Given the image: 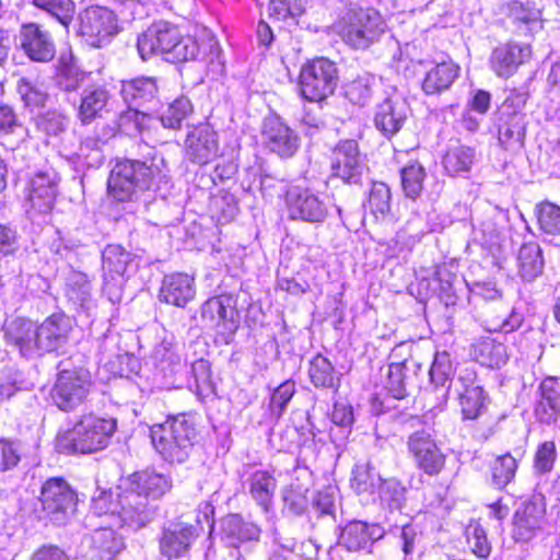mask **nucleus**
Segmentation results:
<instances>
[{
	"instance_id": "obj_4",
	"label": "nucleus",
	"mask_w": 560,
	"mask_h": 560,
	"mask_svg": "<svg viewBox=\"0 0 560 560\" xmlns=\"http://www.w3.org/2000/svg\"><path fill=\"white\" fill-rule=\"evenodd\" d=\"M152 445L170 464H183L190 456L197 438L192 418L186 413L168 417L150 428Z\"/></svg>"
},
{
	"instance_id": "obj_30",
	"label": "nucleus",
	"mask_w": 560,
	"mask_h": 560,
	"mask_svg": "<svg viewBox=\"0 0 560 560\" xmlns=\"http://www.w3.org/2000/svg\"><path fill=\"white\" fill-rule=\"evenodd\" d=\"M503 9L521 34L526 35L542 28L541 12L533 2L508 0Z\"/></svg>"
},
{
	"instance_id": "obj_56",
	"label": "nucleus",
	"mask_w": 560,
	"mask_h": 560,
	"mask_svg": "<svg viewBox=\"0 0 560 560\" xmlns=\"http://www.w3.org/2000/svg\"><path fill=\"white\" fill-rule=\"evenodd\" d=\"M517 462L511 454H504L495 458L491 466L492 481L499 489L504 488L515 477Z\"/></svg>"
},
{
	"instance_id": "obj_42",
	"label": "nucleus",
	"mask_w": 560,
	"mask_h": 560,
	"mask_svg": "<svg viewBox=\"0 0 560 560\" xmlns=\"http://www.w3.org/2000/svg\"><path fill=\"white\" fill-rule=\"evenodd\" d=\"M518 273L525 281L537 278L544 268V258L540 246L537 243H525L517 255Z\"/></svg>"
},
{
	"instance_id": "obj_1",
	"label": "nucleus",
	"mask_w": 560,
	"mask_h": 560,
	"mask_svg": "<svg viewBox=\"0 0 560 560\" xmlns=\"http://www.w3.org/2000/svg\"><path fill=\"white\" fill-rule=\"evenodd\" d=\"M73 319L63 313L48 316L34 326L31 320L15 318L4 327L5 343L21 357L34 358L48 352H62L70 342Z\"/></svg>"
},
{
	"instance_id": "obj_23",
	"label": "nucleus",
	"mask_w": 560,
	"mask_h": 560,
	"mask_svg": "<svg viewBox=\"0 0 560 560\" xmlns=\"http://www.w3.org/2000/svg\"><path fill=\"white\" fill-rule=\"evenodd\" d=\"M384 535L385 529L377 523L352 521L340 528L338 544L348 551H370Z\"/></svg>"
},
{
	"instance_id": "obj_40",
	"label": "nucleus",
	"mask_w": 560,
	"mask_h": 560,
	"mask_svg": "<svg viewBox=\"0 0 560 560\" xmlns=\"http://www.w3.org/2000/svg\"><path fill=\"white\" fill-rule=\"evenodd\" d=\"M526 133L525 115H508L500 113L498 140L505 149L521 145Z\"/></svg>"
},
{
	"instance_id": "obj_60",
	"label": "nucleus",
	"mask_w": 560,
	"mask_h": 560,
	"mask_svg": "<svg viewBox=\"0 0 560 560\" xmlns=\"http://www.w3.org/2000/svg\"><path fill=\"white\" fill-rule=\"evenodd\" d=\"M294 394L295 382L292 380L284 381L272 392L269 410L273 418L279 419L282 416Z\"/></svg>"
},
{
	"instance_id": "obj_61",
	"label": "nucleus",
	"mask_w": 560,
	"mask_h": 560,
	"mask_svg": "<svg viewBox=\"0 0 560 560\" xmlns=\"http://www.w3.org/2000/svg\"><path fill=\"white\" fill-rule=\"evenodd\" d=\"M37 128L48 137H58L65 132L69 119L57 110H49L37 118Z\"/></svg>"
},
{
	"instance_id": "obj_3",
	"label": "nucleus",
	"mask_w": 560,
	"mask_h": 560,
	"mask_svg": "<svg viewBox=\"0 0 560 560\" xmlns=\"http://www.w3.org/2000/svg\"><path fill=\"white\" fill-rule=\"evenodd\" d=\"M117 430L114 418L88 412L57 436L56 446L67 454H92L106 448Z\"/></svg>"
},
{
	"instance_id": "obj_51",
	"label": "nucleus",
	"mask_w": 560,
	"mask_h": 560,
	"mask_svg": "<svg viewBox=\"0 0 560 560\" xmlns=\"http://www.w3.org/2000/svg\"><path fill=\"white\" fill-rule=\"evenodd\" d=\"M224 532L228 536H231L241 542H257L260 537V528L252 522L244 521L238 515H231L225 520Z\"/></svg>"
},
{
	"instance_id": "obj_36",
	"label": "nucleus",
	"mask_w": 560,
	"mask_h": 560,
	"mask_svg": "<svg viewBox=\"0 0 560 560\" xmlns=\"http://www.w3.org/2000/svg\"><path fill=\"white\" fill-rule=\"evenodd\" d=\"M308 377L316 388L337 392L340 387V375L332 363L323 354L317 353L308 362Z\"/></svg>"
},
{
	"instance_id": "obj_58",
	"label": "nucleus",
	"mask_w": 560,
	"mask_h": 560,
	"mask_svg": "<svg viewBox=\"0 0 560 560\" xmlns=\"http://www.w3.org/2000/svg\"><path fill=\"white\" fill-rule=\"evenodd\" d=\"M406 369V362H392L388 364L384 388L395 399H402L407 396L405 385Z\"/></svg>"
},
{
	"instance_id": "obj_32",
	"label": "nucleus",
	"mask_w": 560,
	"mask_h": 560,
	"mask_svg": "<svg viewBox=\"0 0 560 560\" xmlns=\"http://www.w3.org/2000/svg\"><path fill=\"white\" fill-rule=\"evenodd\" d=\"M91 73L80 69L71 51L61 52L56 71V84L63 91H75L90 80Z\"/></svg>"
},
{
	"instance_id": "obj_26",
	"label": "nucleus",
	"mask_w": 560,
	"mask_h": 560,
	"mask_svg": "<svg viewBox=\"0 0 560 560\" xmlns=\"http://www.w3.org/2000/svg\"><path fill=\"white\" fill-rule=\"evenodd\" d=\"M120 94L127 106L139 109L151 108L159 102L158 80L152 77H138L122 81Z\"/></svg>"
},
{
	"instance_id": "obj_20",
	"label": "nucleus",
	"mask_w": 560,
	"mask_h": 560,
	"mask_svg": "<svg viewBox=\"0 0 560 560\" xmlns=\"http://www.w3.org/2000/svg\"><path fill=\"white\" fill-rule=\"evenodd\" d=\"M409 115V104L394 92L376 106L374 124L384 137L390 139L401 130Z\"/></svg>"
},
{
	"instance_id": "obj_64",
	"label": "nucleus",
	"mask_w": 560,
	"mask_h": 560,
	"mask_svg": "<svg viewBox=\"0 0 560 560\" xmlns=\"http://www.w3.org/2000/svg\"><path fill=\"white\" fill-rule=\"evenodd\" d=\"M528 100V91L525 86L520 89H512L509 91L508 96L505 97L501 112L508 115H525L523 109Z\"/></svg>"
},
{
	"instance_id": "obj_21",
	"label": "nucleus",
	"mask_w": 560,
	"mask_h": 560,
	"mask_svg": "<svg viewBox=\"0 0 560 560\" xmlns=\"http://www.w3.org/2000/svg\"><path fill=\"white\" fill-rule=\"evenodd\" d=\"M179 30L177 26L159 21L153 23L138 37V51L142 60H147L154 55H162L166 58L172 44L177 39Z\"/></svg>"
},
{
	"instance_id": "obj_24",
	"label": "nucleus",
	"mask_w": 560,
	"mask_h": 560,
	"mask_svg": "<svg viewBox=\"0 0 560 560\" xmlns=\"http://www.w3.org/2000/svg\"><path fill=\"white\" fill-rule=\"evenodd\" d=\"M198 536V529L185 522H172L163 528L160 550L168 559L184 556Z\"/></svg>"
},
{
	"instance_id": "obj_59",
	"label": "nucleus",
	"mask_w": 560,
	"mask_h": 560,
	"mask_svg": "<svg viewBox=\"0 0 560 560\" xmlns=\"http://www.w3.org/2000/svg\"><path fill=\"white\" fill-rule=\"evenodd\" d=\"M376 493L383 504L390 509H398L405 499V487L395 478L383 479L381 477Z\"/></svg>"
},
{
	"instance_id": "obj_8",
	"label": "nucleus",
	"mask_w": 560,
	"mask_h": 560,
	"mask_svg": "<svg viewBox=\"0 0 560 560\" xmlns=\"http://www.w3.org/2000/svg\"><path fill=\"white\" fill-rule=\"evenodd\" d=\"M236 299L220 294L208 299L200 307L202 327L212 330L218 341L229 345L238 328Z\"/></svg>"
},
{
	"instance_id": "obj_27",
	"label": "nucleus",
	"mask_w": 560,
	"mask_h": 560,
	"mask_svg": "<svg viewBox=\"0 0 560 560\" xmlns=\"http://www.w3.org/2000/svg\"><path fill=\"white\" fill-rule=\"evenodd\" d=\"M539 390L534 410L537 421L548 427H560V382L553 377L545 378Z\"/></svg>"
},
{
	"instance_id": "obj_55",
	"label": "nucleus",
	"mask_w": 560,
	"mask_h": 560,
	"mask_svg": "<svg viewBox=\"0 0 560 560\" xmlns=\"http://www.w3.org/2000/svg\"><path fill=\"white\" fill-rule=\"evenodd\" d=\"M188 386L190 389L194 387L199 395H208L212 392L213 386L208 361L201 359L191 363Z\"/></svg>"
},
{
	"instance_id": "obj_6",
	"label": "nucleus",
	"mask_w": 560,
	"mask_h": 560,
	"mask_svg": "<svg viewBox=\"0 0 560 560\" xmlns=\"http://www.w3.org/2000/svg\"><path fill=\"white\" fill-rule=\"evenodd\" d=\"M334 30L350 48L365 50L382 38L387 24L373 8L350 7L336 21Z\"/></svg>"
},
{
	"instance_id": "obj_9",
	"label": "nucleus",
	"mask_w": 560,
	"mask_h": 560,
	"mask_svg": "<svg viewBox=\"0 0 560 560\" xmlns=\"http://www.w3.org/2000/svg\"><path fill=\"white\" fill-rule=\"evenodd\" d=\"M338 83V70L326 58H316L305 63L300 71L299 89L308 102H322L330 96Z\"/></svg>"
},
{
	"instance_id": "obj_44",
	"label": "nucleus",
	"mask_w": 560,
	"mask_h": 560,
	"mask_svg": "<svg viewBox=\"0 0 560 560\" xmlns=\"http://www.w3.org/2000/svg\"><path fill=\"white\" fill-rule=\"evenodd\" d=\"M118 129L121 133L136 137L138 135L144 138L145 128L154 124V118L148 116L143 109L128 106L118 117Z\"/></svg>"
},
{
	"instance_id": "obj_33",
	"label": "nucleus",
	"mask_w": 560,
	"mask_h": 560,
	"mask_svg": "<svg viewBox=\"0 0 560 560\" xmlns=\"http://www.w3.org/2000/svg\"><path fill=\"white\" fill-rule=\"evenodd\" d=\"M114 527L116 526L103 522L102 525L86 538L95 556L102 560H112L125 546L122 537L116 533Z\"/></svg>"
},
{
	"instance_id": "obj_22",
	"label": "nucleus",
	"mask_w": 560,
	"mask_h": 560,
	"mask_svg": "<svg viewBox=\"0 0 560 560\" xmlns=\"http://www.w3.org/2000/svg\"><path fill=\"white\" fill-rule=\"evenodd\" d=\"M18 39L21 50L33 61L48 62L55 57L56 48L51 35L36 23L23 24Z\"/></svg>"
},
{
	"instance_id": "obj_52",
	"label": "nucleus",
	"mask_w": 560,
	"mask_h": 560,
	"mask_svg": "<svg viewBox=\"0 0 560 560\" xmlns=\"http://www.w3.org/2000/svg\"><path fill=\"white\" fill-rule=\"evenodd\" d=\"M172 44L171 50L166 56L167 61L183 62L194 60L198 57L201 50V46L198 44L195 37L183 36L178 33L177 39Z\"/></svg>"
},
{
	"instance_id": "obj_14",
	"label": "nucleus",
	"mask_w": 560,
	"mask_h": 560,
	"mask_svg": "<svg viewBox=\"0 0 560 560\" xmlns=\"http://www.w3.org/2000/svg\"><path fill=\"white\" fill-rule=\"evenodd\" d=\"M546 502L540 493H535L521 503L513 517V537L516 541H529L544 530Z\"/></svg>"
},
{
	"instance_id": "obj_15",
	"label": "nucleus",
	"mask_w": 560,
	"mask_h": 560,
	"mask_svg": "<svg viewBox=\"0 0 560 560\" xmlns=\"http://www.w3.org/2000/svg\"><path fill=\"white\" fill-rule=\"evenodd\" d=\"M219 155V135L210 125H198L188 130L184 141V156L188 162L207 165Z\"/></svg>"
},
{
	"instance_id": "obj_35",
	"label": "nucleus",
	"mask_w": 560,
	"mask_h": 560,
	"mask_svg": "<svg viewBox=\"0 0 560 560\" xmlns=\"http://www.w3.org/2000/svg\"><path fill=\"white\" fill-rule=\"evenodd\" d=\"M109 93L102 84H86L81 93L78 116L83 124H90L106 107Z\"/></svg>"
},
{
	"instance_id": "obj_45",
	"label": "nucleus",
	"mask_w": 560,
	"mask_h": 560,
	"mask_svg": "<svg viewBox=\"0 0 560 560\" xmlns=\"http://www.w3.org/2000/svg\"><path fill=\"white\" fill-rule=\"evenodd\" d=\"M377 79L371 73H362L345 86L346 97L353 104L364 106L374 93Z\"/></svg>"
},
{
	"instance_id": "obj_37",
	"label": "nucleus",
	"mask_w": 560,
	"mask_h": 560,
	"mask_svg": "<svg viewBox=\"0 0 560 560\" xmlns=\"http://www.w3.org/2000/svg\"><path fill=\"white\" fill-rule=\"evenodd\" d=\"M476 153L470 147L452 145L445 152L442 164L445 172L452 176L467 177L475 162Z\"/></svg>"
},
{
	"instance_id": "obj_12",
	"label": "nucleus",
	"mask_w": 560,
	"mask_h": 560,
	"mask_svg": "<svg viewBox=\"0 0 560 560\" xmlns=\"http://www.w3.org/2000/svg\"><path fill=\"white\" fill-rule=\"evenodd\" d=\"M118 33L115 13L105 7H90L80 14L79 34L93 46L107 44Z\"/></svg>"
},
{
	"instance_id": "obj_49",
	"label": "nucleus",
	"mask_w": 560,
	"mask_h": 560,
	"mask_svg": "<svg viewBox=\"0 0 560 560\" xmlns=\"http://www.w3.org/2000/svg\"><path fill=\"white\" fill-rule=\"evenodd\" d=\"M192 112L190 101L185 97H178L171 103L167 109L161 115L160 118H154V124H160L163 128L178 129L183 120Z\"/></svg>"
},
{
	"instance_id": "obj_19",
	"label": "nucleus",
	"mask_w": 560,
	"mask_h": 560,
	"mask_svg": "<svg viewBox=\"0 0 560 560\" xmlns=\"http://www.w3.org/2000/svg\"><path fill=\"white\" fill-rule=\"evenodd\" d=\"M261 137L265 145L282 159L293 156L300 148V138L280 117L264 119Z\"/></svg>"
},
{
	"instance_id": "obj_46",
	"label": "nucleus",
	"mask_w": 560,
	"mask_h": 560,
	"mask_svg": "<svg viewBox=\"0 0 560 560\" xmlns=\"http://www.w3.org/2000/svg\"><path fill=\"white\" fill-rule=\"evenodd\" d=\"M32 3L66 28L73 20L75 4L72 0H32Z\"/></svg>"
},
{
	"instance_id": "obj_39",
	"label": "nucleus",
	"mask_w": 560,
	"mask_h": 560,
	"mask_svg": "<svg viewBox=\"0 0 560 560\" xmlns=\"http://www.w3.org/2000/svg\"><path fill=\"white\" fill-rule=\"evenodd\" d=\"M104 275L127 276L138 266L136 257L120 245L110 244L102 254Z\"/></svg>"
},
{
	"instance_id": "obj_34",
	"label": "nucleus",
	"mask_w": 560,
	"mask_h": 560,
	"mask_svg": "<svg viewBox=\"0 0 560 560\" xmlns=\"http://www.w3.org/2000/svg\"><path fill=\"white\" fill-rule=\"evenodd\" d=\"M65 292L68 300L86 314H90L95 307L91 283L85 273L75 270L70 271L66 279Z\"/></svg>"
},
{
	"instance_id": "obj_43",
	"label": "nucleus",
	"mask_w": 560,
	"mask_h": 560,
	"mask_svg": "<svg viewBox=\"0 0 560 560\" xmlns=\"http://www.w3.org/2000/svg\"><path fill=\"white\" fill-rule=\"evenodd\" d=\"M152 359L158 369L165 376H175L182 369V360L176 351V346L172 340L164 339L161 343L156 345L152 352Z\"/></svg>"
},
{
	"instance_id": "obj_10",
	"label": "nucleus",
	"mask_w": 560,
	"mask_h": 560,
	"mask_svg": "<svg viewBox=\"0 0 560 560\" xmlns=\"http://www.w3.org/2000/svg\"><path fill=\"white\" fill-rule=\"evenodd\" d=\"M92 386V377L88 370H61L51 389V400L58 409L73 411L86 400Z\"/></svg>"
},
{
	"instance_id": "obj_11",
	"label": "nucleus",
	"mask_w": 560,
	"mask_h": 560,
	"mask_svg": "<svg viewBox=\"0 0 560 560\" xmlns=\"http://www.w3.org/2000/svg\"><path fill=\"white\" fill-rule=\"evenodd\" d=\"M283 191L290 220L319 224L328 217L327 202L313 189L300 185H289Z\"/></svg>"
},
{
	"instance_id": "obj_13",
	"label": "nucleus",
	"mask_w": 560,
	"mask_h": 560,
	"mask_svg": "<svg viewBox=\"0 0 560 560\" xmlns=\"http://www.w3.org/2000/svg\"><path fill=\"white\" fill-rule=\"evenodd\" d=\"M171 488L170 479L153 470H143L132 474L126 479V491L137 494L133 506L143 505L148 510V524L153 520L154 506L151 501L163 497Z\"/></svg>"
},
{
	"instance_id": "obj_62",
	"label": "nucleus",
	"mask_w": 560,
	"mask_h": 560,
	"mask_svg": "<svg viewBox=\"0 0 560 560\" xmlns=\"http://www.w3.org/2000/svg\"><path fill=\"white\" fill-rule=\"evenodd\" d=\"M557 459V448L553 441L540 443L534 457V469L538 474L550 472Z\"/></svg>"
},
{
	"instance_id": "obj_31",
	"label": "nucleus",
	"mask_w": 560,
	"mask_h": 560,
	"mask_svg": "<svg viewBox=\"0 0 560 560\" xmlns=\"http://www.w3.org/2000/svg\"><path fill=\"white\" fill-rule=\"evenodd\" d=\"M244 487L248 490L250 498L267 513L272 505L277 488V481L272 474L256 469L248 475L244 481Z\"/></svg>"
},
{
	"instance_id": "obj_2",
	"label": "nucleus",
	"mask_w": 560,
	"mask_h": 560,
	"mask_svg": "<svg viewBox=\"0 0 560 560\" xmlns=\"http://www.w3.org/2000/svg\"><path fill=\"white\" fill-rule=\"evenodd\" d=\"M107 187L109 195L121 202L132 200L144 190L164 197L171 187L170 170L163 155L156 152L144 161L120 160L110 171Z\"/></svg>"
},
{
	"instance_id": "obj_5",
	"label": "nucleus",
	"mask_w": 560,
	"mask_h": 560,
	"mask_svg": "<svg viewBox=\"0 0 560 560\" xmlns=\"http://www.w3.org/2000/svg\"><path fill=\"white\" fill-rule=\"evenodd\" d=\"M137 494L126 491V478L120 480L115 492L97 489L92 498L94 514L104 517V523L118 528L137 530L148 525V510L143 505L133 506Z\"/></svg>"
},
{
	"instance_id": "obj_53",
	"label": "nucleus",
	"mask_w": 560,
	"mask_h": 560,
	"mask_svg": "<svg viewBox=\"0 0 560 560\" xmlns=\"http://www.w3.org/2000/svg\"><path fill=\"white\" fill-rule=\"evenodd\" d=\"M460 399L462 412L466 419H476L485 408L486 395L481 386H472L467 392L456 388Z\"/></svg>"
},
{
	"instance_id": "obj_50",
	"label": "nucleus",
	"mask_w": 560,
	"mask_h": 560,
	"mask_svg": "<svg viewBox=\"0 0 560 560\" xmlns=\"http://www.w3.org/2000/svg\"><path fill=\"white\" fill-rule=\"evenodd\" d=\"M392 194L389 187L382 182H375L370 188L366 208L376 219H385L390 211Z\"/></svg>"
},
{
	"instance_id": "obj_38",
	"label": "nucleus",
	"mask_w": 560,
	"mask_h": 560,
	"mask_svg": "<svg viewBox=\"0 0 560 560\" xmlns=\"http://www.w3.org/2000/svg\"><path fill=\"white\" fill-rule=\"evenodd\" d=\"M472 355L479 364L491 369L500 368L508 360L504 343L489 336L479 338L472 345Z\"/></svg>"
},
{
	"instance_id": "obj_57",
	"label": "nucleus",
	"mask_w": 560,
	"mask_h": 560,
	"mask_svg": "<svg viewBox=\"0 0 560 560\" xmlns=\"http://www.w3.org/2000/svg\"><path fill=\"white\" fill-rule=\"evenodd\" d=\"M466 540L471 552L481 559H487L491 553V544L488 540L483 527L476 522H471L466 527Z\"/></svg>"
},
{
	"instance_id": "obj_17",
	"label": "nucleus",
	"mask_w": 560,
	"mask_h": 560,
	"mask_svg": "<svg viewBox=\"0 0 560 560\" xmlns=\"http://www.w3.org/2000/svg\"><path fill=\"white\" fill-rule=\"evenodd\" d=\"M408 450L417 466L427 475L440 474L445 465V456L428 430H419L408 438Z\"/></svg>"
},
{
	"instance_id": "obj_41",
	"label": "nucleus",
	"mask_w": 560,
	"mask_h": 560,
	"mask_svg": "<svg viewBox=\"0 0 560 560\" xmlns=\"http://www.w3.org/2000/svg\"><path fill=\"white\" fill-rule=\"evenodd\" d=\"M454 368L450 353L436 352L430 369V380L438 390V397L446 401L452 385Z\"/></svg>"
},
{
	"instance_id": "obj_16",
	"label": "nucleus",
	"mask_w": 560,
	"mask_h": 560,
	"mask_svg": "<svg viewBox=\"0 0 560 560\" xmlns=\"http://www.w3.org/2000/svg\"><path fill=\"white\" fill-rule=\"evenodd\" d=\"M58 174L52 168L39 171L31 178L26 203V212L31 219L37 213L46 214L52 209L58 192Z\"/></svg>"
},
{
	"instance_id": "obj_29",
	"label": "nucleus",
	"mask_w": 560,
	"mask_h": 560,
	"mask_svg": "<svg viewBox=\"0 0 560 560\" xmlns=\"http://www.w3.org/2000/svg\"><path fill=\"white\" fill-rule=\"evenodd\" d=\"M460 67L452 59L433 62L422 80V90L427 95L448 90L459 75Z\"/></svg>"
},
{
	"instance_id": "obj_47",
	"label": "nucleus",
	"mask_w": 560,
	"mask_h": 560,
	"mask_svg": "<svg viewBox=\"0 0 560 560\" xmlns=\"http://www.w3.org/2000/svg\"><path fill=\"white\" fill-rule=\"evenodd\" d=\"M381 476L370 463H358L352 469L351 487L357 493H376Z\"/></svg>"
},
{
	"instance_id": "obj_63",
	"label": "nucleus",
	"mask_w": 560,
	"mask_h": 560,
	"mask_svg": "<svg viewBox=\"0 0 560 560\" xmlns=\"http://www.w3.org/2000/svg\"><path fill=\"white\" fill-rule=\"evenodd\" d=\"M20 460V445L13 441L0 440V476L15 468Z\"/></svg>"
},
{
	"instance_id": "obj_48",
	"label": "nucleus",
	"mask_w": 560,
	"mask_h": 560,
	"mask_svg": "<svg viewBox=\"0 0 560 560\" xmlns=\"http://www.w3.org/2000/svg\"><path fill=\"white\" fill-rule=\"evenodd\" d=\"M425 175L424 167L418 162L400 170L401 188L407 198L416 200L421 195Z\"/></svg>"
},
{
	"instance_id": "obj_54",
	"label": "nucleus",
	"mask_w": 560,
	"mask_h": 560,
	"mask_svg": "<svg viewBox=\"0 0 560 560\" xmlns=\"http://www.w3.org/2000/svg\"><path fill=\"white\" fill-rule=\"evenodd\" d=\"M536 217L540 230L550 235H560V207L544 201L536 206Z\"/></svg>"
},
{
	"instance_id": "obj_28",
	"label": "nucleus",
	"mask_w": 560,
	"mask_h": 560,
	"mask_svg": "<svg viewBox=\"0 0 560 560\" xmlns=\"http://www.w3.org/2000/svg\"><path fill=\"white\" fill-rule=\"evenodd\" d=\"M196 295L195 279L187 273L165 276L160 289V301L184 307Z\"/></svg>"
},
{
	"instance_id": "obj_25",
	"label": "nucleus",
	"mask_w": 560,
	"mask_h": 560,
	"mask_svg": "<svg viewBox=\"0 0 560 560\" xmlns=\"http://www.w3.org/2000/svg\"><path fill=\"white\" fill-rule=\"evenodd\" d=\"M530 55L528 45L514 43L501 45L491 52L490 68L499 78L508 79L516 72L521 65L529 60Z\"/></svg>"
},
{
	"instance_id": "obj_18",
	"label": "nucleus",
	"mask_w": 560,
	"mask_h": 560,
	"mask_svg": "<svg viewBox=\"0 0 560 560\" xmlns=\"http://www.w3.org/2000/svg\"><path fill=\"white\" fill-rule=\"evenodd\" d=\"M365 171V164L354 140H343L332 152L331 174L346 184H359Z\"/></svg>"
},
{
	"instance_id": "obj_7",
	"label": "nucleus",
	"mask_w": 560,
	"mask_h": 560,
	"mask_svg": "<svg viewBox=\"0 0 560 560\" xmlns=\"http://www.w3.org/2000/svg\"><path fill=\"white\" fill-rule=\"evenodd\" d=\"M75 506L77 494L68 482L62 478H50L42 486L34 513L39 521L63 525L73 515Z\"/></svg>"
}]
</instances>
